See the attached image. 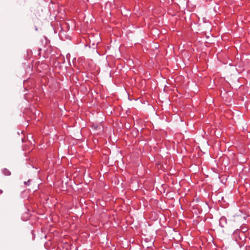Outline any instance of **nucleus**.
Here are the masks:
<instances>
[{
  "instance_id": "nucleus-1",
  "label": "nucleus",
  "mask_w": 250,
  "mask_h": 250,
  "mask_svg": "<svg viewBox=\"0 0 250 250\" xmlns=\"http://www.w3.org/2000/svg\"><path fill=\"white\" fill-rule=\"evenodd\" d=\"M3 173L6 176H9L11 174L10 171L7 168L3 169Z\"/></svg>"
},
{
  "instance_id": "nucleus-2",
  "label": "nucleus",
  "mask_w": 250,
  "mask_h": 250,
  "mask_svg": "<svg viewBox=\"0 0 250 250\" xmlns=\"http://www.w3.org/2000/svg\"><path fill=\"white\" fill-rule=\"evenodd\" d=\"M2 193H3V191L2 190L0 189V195L2 194Z\"/></svg>"
}]
</instances>
